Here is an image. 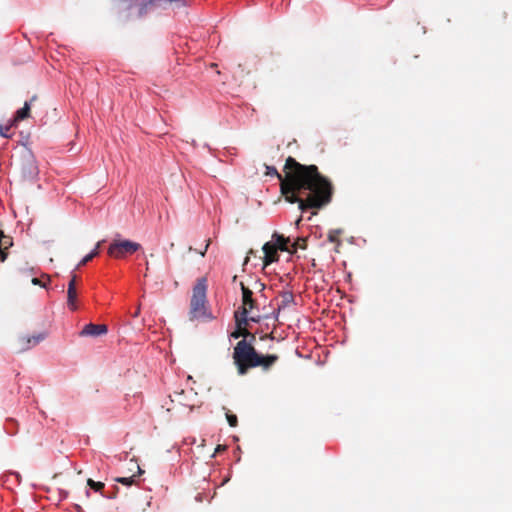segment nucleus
I'll use <instances>...</instances> for the list:
<instances>
[{"label": "nucleus", "mask_w": 512, "mask_h": 512, "mask_svg": "<svg viewBox=\"0 0 512 512\" xmlns=\"http://www.w3.org/2000/svg\"><path fill=\"white\" fill-rule=\"evenodd\" d=\"M9 425H13V426H15V422H14V420H9V421L7 422V424H6V426H5V430H6V432H7L9 435H14V434H16V430H10Z\"/></svg>", "instance_id": "4be33fe9"}, {"label": "nucleus", "mask_w": 512, "mask_h": 512, "mask_svg": "<svg viewBox=\"0 0 512 512\" xmlns=\"http://www.w3.org/2000/svg\"><path fill=\"white\" fill-rule=\"evenodd\" d=\"M273 243L277 245V248L282 251L288 250V244L290 240L288 238H285L282 235H278L277 233H274L273 236Z\"/></svg>", "instance_id": "ddd939ff"}, {"label": "nucleus", "mask_w": 512, "mask_h": 512, "mask_svg": "<svg viewBox=\"0 0 512 512\" xmlns=\"http://www.w3.org/2000/svg\"><path fill=\"white\" fill-rule=\"evenodd\" d=\"M9 130H10V126H8V125L7 126H1L0 125V135L2 137L8 138L9 137V134H8Z\"/></svg>", "instance_id": "412c9836"}, {"label": "nucleus", "mask_w": 512, "mask_h": 512, "mask_svg": "<svg viewBox=\"0 0 512 512\" xmlns=\"http://www.w3.org/2000/svg\"><path fill=\"white\" fill-rule=\"evenodd\" d=\"M138 314H139V308L137 310H135V313H134L133 317H137Z\"/></svg>", "instance_id": "c85d7f7f"}, {"label": "nucleus", "mask_w": 512, "mask_h": 512, "mask_svg": "<svg viewBox=\"0 0 512 512\" xmlns=\"http://www.w3.org/2000/svg\"><path fill=\"white\" fill-rule=\"evenodd\" d=\"M108 332V327L105 324H94L89 323L86 324L83 329L80 331V336H91V337H97L101 335H105Z\"/></svg>", "instance_id": "423d86ee"}, {"label": "nucleus", "mask_w": 512, "mask_h": 512, "mask_svg": "<svg viewBox=\"0 0 512 512\" xmlns=\"http://www.w3.org/2000/svg\"><path fill=\"white\" fill-rule=\"evenodd\" d=\"M141 249V245L137 242L122 239L113 240L107 250L110 257L115 259H124L129 255H132Z\"/></svg>", "instance_id": "39448f33"}, {"label": "nucleus", "mask_w": 512, "mask_h": 512, "mask_svg": "<svg viewBox=\"0 0 512 512\" xmlns=\"http://www.w3.org/2000/svg\"><path fill=\"white\" fill-rule=\"evenodd\" d=\"M32 171L30 172L31 176L35 175L37 172H36V167H32Z\"/></svg>", "instance_id": "cd10ccee"}, {"label": "nucleus", "mask_w": 512, "mask_h": 512, "mask_svg": "<svg viewBox=\"0 0 512 512\" xmlns=\"http://www.w3.org/2000/svg\"><path fill=\"white\" fill-rule=\"evenodd\" d=\"M11 475L15 476L16 478L20 477V475L18 473H16V472L11 473Z\"/></svg>", "instance_id": "c756f323"}, {"label": "nucleus", "mask_w": 512, "mask_h": 512, "mask_svg": "<svg viewBox=\"0 0 512 512\" xmlns=\"http://www.w3.org/2000/svg\"><path fill=\"white\" fill-rule=\"evenodd\" d=\"M279 297L278 310L284 309L294 302V295L291 291L281 292Z\"/></svg>", "instance_id": "9b49d317"}, {"label": "nucleus", "mask_w": 512, "mask_h": 512, "mask_svg": "<svg viewBox=\"0 0 512 512\" xmlns=\"http://www.w3.org/2000/svg\"><path fill=\"white\" fill-rule=\"evenodd\" d=\"M30 115V102L26 101L24 106L17 110L14 116V122L22 121L26 118H28Z\"/></svg>", "instance_id": "f8f14e48"}, {"label": "nucleus", "mask_w": 512, "mask_h": 512, "mask_svg": "<svg viewBox=\"0 0 512 512\" xmlns=\"http://www.w3.org/2000/svg\"><path fill=\"white\" fill-rule=\"evenodd\" d=\"M233 358L240 375L246 374L249 368L257 367L261 363L260 354L246 340H241L236 344Z\"/></svg>", "instance_id": "7ed1b4c3"}, {"label": "nucleus", "mask_w": 512, "mask_h": 512, "mask_svg": "<svg viewBox=\"0 0 512 512\" xmlns=\"http://www.w3.org/2000/svg\"><path fill=\"white\" fill-rule=\"evenodd\" d=\"M245 327H246V326H243V327H242V329H243V328H245ZM240 330H241V328H238V327H237V330H235L234 332H232V333H231V335H230V336H231V338L238 339V338L242 335V333L240 332Z\"/></svg>", "instance_id": "393cba45"}, {"label": "nucleus", "mask_w": 512, "mask_h": 512, "mask_svg": "<svg viewBox=\"0 0 512 512\" xmlns=\"http://www.w3.org/2000/svg\"><path fill=\"white\" fill-rule=\"evenodd\" d=\"M31 282L33 285H38V286H41L44 288L47 287V282H43L41 279H39L37 277H34Z\"/></svg>", "instance_id": "5701e85b"}, {"label": "nucleus", "mask_w": 512, "mask_h": 512, "mask_svg": "<svg viewBox=\"0 0 512 512\" xmlns=\"http://www.w3.org/2000/svg\"><path fill=\"white\" fill-rule=\"evenodd\" d=\"M93 257L90 254H87L78 264L77 268L86 265L89 261H91Z\"/></svg>", "instance_id": "b1692460"}, {"label": "nucleus", "mask_w": 512, "mask_h": 512, "mask_svg": "<svg viewBox=\"0 0 512 512\" xmlns=\"http://www.w3.org/2000/svg\"><path fill=\"white\" fill-rule=\"evenodd\" d=\"M240 287L242 291V306L235 312V321L238 328L247 326L249 321L258 323L261 319L258 303L253 297V290L250 286H246L244 282H240Z\"/></svg>", "instance_id": "f03ea898"}, {"label": "nucleus", "mask_w": 512, "mask_h": 512, "mask_svg": "<svg viewBox=\"0 0 512 512\" xmlns=\"http://www.w3.org/2000/svg\"><path fill=\"white\" fill-rule=\"evenodd\" d=\"M131 464L137 468L138 475H141V474H143V473H144V471L140 468V466L138 465V463H137V462H133V461H131Z\"/></svg>", "instance_id": "a878e982"}, {"label": "nucleus", "mask_w": 512, "mask_h": 512, "mask_svg": "<svg viewBox=\"0 0 512 512\" xmlns=\"http://www.w3.org/2000/svg\"><path fill=\"white\" fill-rule=\"evenodd\" d=\"M339 234H340V230H331L328 234L329 241L336 242Z\"/></svg>", "instance_id": "6ab92c4d"}, {"label": "nucleus", "mask_w": 512, "mask_h": 512, "mask_svg": "<svg viewBox=\"0 0 512 512\" xmlns=\"http://www.w3.org/2000/svg\"><path fill=\"white\" fill-rule=\"evenodd\" d=\"M263 253H264V258H263V262H264V267L270 265L271 263L275 262L278 260V253L277 251L279 250L277 248V245L274 244L273 242H267L263 245Z\"/></svg>", "instance_id": "6e6552de"}, {"label": "nucleus", "mask_w": 512, "mask_h": 512, "mask_svg": "<svg viewBox=\"0 0 512 512\" xmlns=\"http://www.w3.org/2000/svg\"><path fill=\"white\" fill-rule=\"evenodd\" d=\"M87 485L89 486L90 490H94L95 492H100L101 495L103 497H105V498H111L110 496H107L106 494H104L102 492V490L104 489V486H105L103 482H99V481H94L92 479H88Z\"/></svg>", "instance_id": "4468645a"}, {"label": "nucleus", "mask_w": 512, "mask_h": 512, "mask_svg": "<svg viewBox=\"0 0 512 512\" xmlns=\"http://www.w3.org/2000/svg\"><path fill=\"white\" fill-rule=\"evenodd\" d=\"M237 280V276H234L233 277V282H235Z\"/></svg>", "instance_id": "2f4dec72"}, {"label": "nucleus", "mask_w": 512, "mask_h": 512, "mask_svg": "<svg viewBox=\"0 0 512 512\" xmlns=\"http://www.w3.org/2000/svg\"><path fill=\"white\" fill-rule=\"evenodd\" d=\"M46 338L45 333H38L33 336H22L19 338L20 342V351H27L31 349L33 346H36L41 341Z\"/></svg>", "instance_id": "0eeeda50"}, {"label": "nucleus", "mask_w": 512, "mask_h": 512, "mask_svg": "<svg viewBox=\"0 0 512 512\" xmlns=\"http://www.w3.org/2000/svg\"><path fill=\"white\" fill-rule=\"evenodd\" d=\"M86 495L89 496L90 495V490H86Z\"/></svg>", "instance_id": "7c9ffc66"}, {"label": "nucleus", "mask_w": 512, "mask_h": 512, "mask_svg": "<svg viewBox=\"0 0 512 512\" xmlns=\"http://www.w3.org/2000/svg\"><path fill=\"white\" fill-rule=\"evenodd\" d=\"M246 286H250V288L254 291H263L265 288V285L260 281V279H250V283H248Z\"/></svg>", "instance_id": "dca6fc26"}, {"label": "nucleus", "mask_w": 512, "mask_h": 512, "mask_svg": "<svg viewBox=\"0 0 512 512\" xmlns=\"http://www.w3.org/2000/svg\"><path fill=\"white\" fill-rule=\"evenodd\" d=\"M209 245H210V240H208V241H207V243H206V245H205V247H204V250L200 252V254H201L202 256H204V255H205V253H206V251H207V249H208Z\"/></svg>", "instance_id": "bb28decb"}, {"label": "nucleus", "mask_w": 512, "mask_h": 512, "mask_svg": "<svg viewBox=\"0 0 512 512\" xmlns=\"http://www.w3.org/2000/svg\"><path fill=\"white\" fill-rule=\"evenodd\" d=\"M13 245L12 238L4 235L3 231L0 230V261L4 262L7 258V254L3 249H8Z\"/></svg>", "instance_id": "9d476101"}, {"label": "nucleus", "mask_w": 512, "mask_h": 512, "mask_svg": "<svg viewBox=\"0 0 512 512\" xmlns=\"http://www.w3.org/2000/svg\"><path fill=\"white\" fill-rule=\"evenodd\" d=\"M135 478H136V475H133L130 477H119L116 479V481L123 485L130 486L133 483H135Z\"/></svg>", "instance_id": "f3484780"}, {"label": "nucleus", "mask_w": 512, "mask_h": 512, "mask_svg": "<svg viewBox=\"0 0 512 512\" xmlns=\"http://www.w3.org/2000/svg\"><path fill=\"white\" fill-rule=\"evenodd\" d=\"M278 357L276 355H260V364L259 366H263L264 368H269L272 366L276 361Z\"/></svg>", "instance_id": "2eb2a0df"}, {"label": "nucleus", "mask_w": 512, "mask_h": 512, "mask_svg": "<svg viewBox=\"0 0 512 512\" xmlns=\"http://www.w3.org/2000/svg\"><path fill=\"white\" fill-rule=\"evenodd\" d=\"M76 278H77V276L75 274H72L71 279L68 283V288H67V305H68V308L72 311L77 310Z\"/></svg>", "instance_id": "1a4fd4ad"}, {"label": "nucleus", "mask_w": 512, "mask_h": 512, "mask_svg": "<svg viewBox=\"0 0 512 512\" xmlns=\"http://www.w3.org/2000/svg\"><path fill=\"white\" fill-rule=\"evenodd\" d=\"M102 243H104V240L99 241V242L96 244L95 248H94V249L89 253L93 258H95V257H97V256L99 255V253H100V252H99V249H100V247H101Z\"/></svg>", "instance_id": "aec40b11"}, {"label": "nucleus", "mask_w": 512, "mask_h": 512, "mask_svg": "<svg viewBox=\"0 0 512 512\" xmlns=\"http://www.w3.org/2000/svg\"><path fill=\"white\" fill-rule=\"evenodd\" d=\"M207 280L200 278L193 287V293L190 302V318L191 320L206 315L207 303Z\"/></svg>", "instance_id": "20e7f679"}, {"label": "nucleus", "mask_w": 512, "mask_h": 512, "mask_svg": "<svg viewBox=\"0 0 512 512\" xmlns=\"http://www.w3.org/2000/svg\"><path fill=\"white\" fill-rule=\"evenodd\" d=\"M266 174L281 181V192L290 203H298L299 209L321 208L331 200V183L322 176L315 165H302L288 157L284 166L285 179L273 166H267Z\"/></svg>", "instance_id": "f257e3e1"}, {"label": "nucleus", "mask_w": 512, "mask_h": 512, "mask_svg": "<svg viewBox=\"0 0 512 512\" xmlns=\"http://www.w3.org/2000/svg\"><path fill=\"white\" fill-rule=\"evenodd\" d=\"M226 417H227V421L231 427H235L237 425L238 420H237L236 415L227 413Z\"/></svg>", "instance_id": "a211bd4d"}]
</instances>
